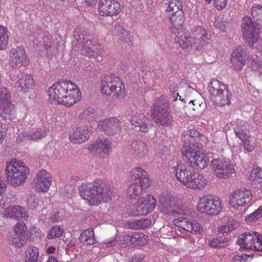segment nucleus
<instances>
[{
    "label": "nucleus",
    "mask_w": 262,
    "mask_h": 262,
    "mask_svg": "<svg viewBox=\"0 0 262 262\" xmlns=\"http://www.w3.org/2000/svg\"><path fill=\"white\" fill-rule=\"evenodd\" d=\"M48 94L50 102L67 107L73 106L81 98V93L78 85L71 80H59L49 87Z\"/></svg>",
    "instance_id": "obj_1"
},
{
    "label": "nucleus",
    "mask_w": 262,
    "mask_h": 262,
    "mask_svg": "<svg viewBox=\"0 0 262 262\" xmlns=\"http://www.w3.org/2000/svg\"><path fill=\"white\" fill-rule=\"evenodd\" d=\"M113 194L111 186L102 180H96L81 186L80 195L91 206L98 205L102 202L110 201Z\"/></svg>",
    "instance_id": "obj_2"
},
{
    "label": "nucleus",
    "mask_w": 262,
    "mask_h": 262,
    "mask_svg": "<svg viewBox=\"0 0 262 262\" xmlns=\"http://www.w3.org/2000/svg\"><path fill=\"white\" fill-rule=\"evenodd\" d=\"M29 172L30 170L26 163L16 159H12L6 164V178L15 187L25 183Z\"/></svg>",
    "instance_id": "obj_3"
},
{
    "label": "nucleus",
    "mask_w": 262,
    "mask_h": 262,
    "mask_svg": "<svg viewBox=\"0 0 262 262\" xmlns=\"http://www.w3.org/2000/svg\"><path fill=\"white\" fill-rule=\"evenodd\" d=\"M100 91L107 99L116 100L126 96L125 85L122 80L116 76L107 75L101 80Z\"/></svg>",
    "instance_id": "obj_4"
},
{
    "label": "nucleus",
    "mask_w": 262,
    "mask_h": 262,
    "mask_svg": "<svg viewBox=\"0 0 262 262\" xmlns=\"http://www.w3.org/2000/svg\"><path fill=\"white\" fill-rule=\"evenodd\" d=\"M209 93L214 96L215 101L220 106L228 105L230 103L231 94L227 85L216 79H213L208 86Z\"/></svg>",
    "instance_id": "obj_5"
},
{
    "label": "nucleus",
    "mask_w": 262,
    "mask_h": 262,
    "mask_svg": "<svg viewBox=\"0 0 262 262\" xmlns=\"http://www.w3.org/2000/svg\"><path fill=\"white\" fill-rule=\"evenodd\" d=\"M221 200L212 195H204L197 206L199 211L210 215L217 214L222 210Z\"/></svg>",
    "instance_id": "obj_6"
},
{
    "label": "nucleus",
    "mask_w": 262,
    "mask_h": 262,
    "mask_svg": "<svg viewBox=\"0 0 262 262\" xmlns=\"http://www.w3.org/2000/svg\"><path fill=\"white\" fill-rule=\"evenodd\" d=\"M259 24H254L248 16L244 17L242 25V34L245 41L251 48L254 47V44L256 43V41L259 38Z\"/></svg>",
    "instance_id": "obj_7"
},
{
    "label": "nucleus",
    "mask_w": 262,
    "mask_h": 262,
    "mask_svg": "<svg viewBox=\"0 0 262 262\" xmlns=\"http://www.w3.org/2000/svg\"><path fill=\"white\" fill-rule=\"evenodd\" d=\"M211 165L218 178L226 179L235 173L234 166L229 159L213 158Z\"/></svg>",
    "instance_id": "obj_8"
},
{
    "label": "nucleus",
    "mask_w": 262,
    "mask_h": 262,
    "mask_svg": "<svg viewBox=\"0 0 262 262\" xmlns=\"http://www.w3.org/2000/svg\"><path fill=\"white\" fill-rule=\"evenodd\" d=\"M123 5L122 0H100L99 14L102 16H116L121 13Z\"/></svg>",
    "instance_id": "obj_9"
},
{
    "label": "nucleus",
    "mask_w": 262,
    "mask_h": 262,
    "mask_svg": "<svg viewBox=\"0 0 262 262\" xmlns=\"http://www.w3.org/2000/svg\"><path fill=\"white\" fill-rule=\"evenodd\" d=\"M29 57L24 47L16 46L9 51V64L13 70H17L27 63Z\"/></svg>",
    "instance_id": "obj_10"
},
{
    "label": "nucleus",
    "mask_w": 262,
    "mask_h": 262,
    "mask_svg": "<svg viewBox=\"0 0 262 262\" xmlns=\"http://www.w3.org/2000/svg\"><path fill=\"white\" fill-rule=\"evenodd\" d=\"M156 206V200L151 195L139 200L132 209L129 214L132 215H145L151 212Z\"/></svg>",
    "instance_id": "obj_11"
},
{
    "label": "nucleus",
    "mask_w": 262,
    "mask_h": 262,
    "mask_svg": "<svg viewBox=\"0 0 262 262\" xmlns=\"http://www.w3.org/2000/svg\"><path fill=\"white\" fill-rule=\"evenodd\" d=\"M252 199V193L250 189L245 188L236 190L229 196L230 205L236 209H239L249 203Z\"/></svg>",
    "instance_id": "obj_12"
},
{
    "label": "nucleus",
    "mask_w": 262,
    "mask_h": 262,
    "mask_svg": "<svg viewBox=\"0 0 262 262\" xmlns=\"http://www.w3.org/2000/svg\"><path fill=\"white\" fill-rule=\"evenodd\" d=\"M249 56L246 51L242 47L235 48L230 55V62L232 69L241 71L244 67Z\"/></svg>",
    "instance_id": "obj_13"
},
{
    "label": "nucleus",
    "mask_w": 262,
    "mask_h": 262,
    "mask_svg": "<svg viewBox=\"0 0 262 262\" xmlns=\"http://www.w3.org/2000/svg\"><path fill=\"white\" fill-rule=\"evenodd\" d=\"M26 230L25 223H17L14 227L15 233L9 239L10 243L16 248H20L25 245L28 241Z\"/></svg>",
    "instance_id": "obj_14"
},
{
    "label": "nucleus",
    "mask_w": 262,
    "mask_h": 262,
    "mask_svg": "<svg viewBox=\"0 0 262 262\" xmlns=\"http://www.w3.org/2000/svg\"><path fill=\"white\" fill-rule=\"evenodd\" d=\"M172 169L177 179L186 186L194 172L188 163H178Z\"/></svg>",
    "instance_id": "obj_15"
},
{
    "label": "nucleus",
    "mask_w": 262,
    "mask_h": 262,
    "mask_svg": "<svg viewBox=\"0 0 262 262\" xmlns=\"http://www.w3.org/2000/svg\"><path fill=\"white\" fill-rule=\"evenodd\" d=\"M88 149L90 152H97L101 158H106L112 151L111 142L107 139H99L90 145Z\"/></svg>",
    "instance_id": "obj_16"
},
{
    "label": "nucleus",
    "mask_w": 262,
    "mask_h": 262,
    "mask_svg": "<svg viewBox=\"0 0 262 262\" xmlns=\"http://www.w3.org/2000/svg\"><path fill=\"white\" fill-rule=\"evenodd\" d=\"M174 225L192 234H200L203 230L202 226L196 221L180 217L173 220Z\"/></svg>",
    "instance_id": "obj_17"
},
{
    "label": "nucleus",
    "mask_w": 262,
    "mask_h": 262,
    "mask_svg": "<svg viewBox=\"0 0 262 262\" xmlns=\"http://www.w3.org/2000/svg\"><path fill=\"white\" fill-rule=\"evenodd\" d=\"M160 205L162 211L165 213L176 212L178 214H186L183 206L181 207L177 200L174 198L165 199L164 198L160 199Z\"/></svg>",
    "instance_id": "obj_18"
},
{
    "label": "nucleus",
    "mask_w": 262,
    "mask_h": 262,
    "mask_svg": "<svg viewBox=\"0 0 262 262\" xmlns=\"http://www.w3.org/2000/svg\"><path fill=\"white\" fill-rule=\"evenodd\" d=\"M14 109L12 104L11 96L8 89L5 87L0 88V111L2 113L9 114Z\"/></svg>",
    "instance_id": "obj_19"
},
{
    "label": "nucleus",
    "mask_w": 262,
    "mask_h": 262,
    "mask_svg": "<svg viewBox=\"0 0 262 262\" xmlns=\"http://www.w3.org/2000/svg\"><path fill=\"white\" fill-rule=\"evenodd\" d=\"M52 177L48 172L41 169L36 178V187L38 192H47L51 185Z\"/></svg>",
    "instance_id": "obj_20"
},
{
    "label": "nucleus",
    "mask_w": 262,
    "mask_h": 262,
    "mask_svg": "<svg viewBox=\"0 0 262 262\" xmlns=\"http://www.w3.org/2000/svg\"><path fill=\"white\" fill-rule=\"evenodd\" d=\"M75 36L77 41L81 45L82 50L85 51V52L82 51V54H89L92 52L94 45H92V41L89 39V34L86 30L82 29L79 30L78 32L77 30L75 31Z\"/></svg>",
    "instance_id": "obj_21"
},
{
    "label": "nucleus",
    "mask_w": 262,
    "mask_h": 262,
    "mask_svg": "<svg viewBox=\"0 0 262 262\" xmlns=\"http://www.w3.org/2000/svg\"><path fill=\"white\" fill-rule=\"evenodd\" d=\"M155 115H169L170 107L167 96L162 95L155 100L153 105Z\"/></svg>",
    "instance_id": "obj_22"
},
{
    "label": "nucleus",
    "mask_w": 262,
    "mask_h": 262,
    "mask_svg": "<svg viewBox=\"0 0 262 262\" xmlns=\"http://www.w3.org/2000/svg\"><path fill=\"white\" fill-rule=\"evenodd\" d=\"M90 137V131L87 126L74 128L69 133V139L71 142L80 144L85 141Z\"/></svg>",
    "instance_id": "obj_23"
},
{
    "label": "nucleus",
    "mask_w": 262,
    "mask_h": 262,
    "mask_svg": "<svg viewBox=\"0 0 262 262\" xmlns=\"http://www.w3.org/2000/svg\"><path fill=\"white\" fill-rule=\"evenodd\" d=\"M171 25L170 30L171 32L177 34L180 31L184 30L185 17L184 12L178 13L167 16Z\"/></svg>",
    "instance_id": "obj_24"
},
{
    "label": "nucleus",
    "mask_w": 262,
    "mask_h": 262,
    "mask_svg": "<svg viewBox=\"0 0 262 262\" xmlns=\"http://www.w3.org/2000/svg\"><path fill=\"white\" fill-rule=\"evenodd\" d=\"M36 88V82L30 75H24L20 77L18 81L17 89L21 93H26L31 92Z\"/></svg>",
    "instance_id": "obj_25"
},
{
    "label": "nucleus",
    "mask_w": 262,
    "mask_h": 262,
    "mask_svg": "<svg viewBox=\"0 0 262 262\" xmlns=\"http://www.w3.org/2000/svg\"><path fill=\"white\" fill-rule=\"evenodd\" d=\"M257 236H259V234L257 232H245L239 235L237 244L240 248L250 249Z\"/></svg>",
    "instance_id": "obj_26"
},
{
    "label": "nucleus",
    "mask_w": 262,
    "mask_h": 262,
    "mask_svg": "<svg viewBox=\"0 0 262 262\" xmlns=\"http://www.w3.org/2000/svg\"><path fill=\"white\" fill-rule=\"evenodd\" d=\"M4 217L14 219H23L26 220L28 218V213L25 209L20 206H12L7 208L3 213Z\"/></svg>",
    "instance_id": "obj_27"
},
{
    "label": "nucleus",
    "mask_w": 262,
    "mask_h": 262,
    "mask_svg": "<svg viewBox=\"0 0 262 262\" xmlns=\"http://www.w3.org/2000/svg\"><path fill=\"white\" fill-rule=\"evenodd\" d=\"M119 123L118 120L114 117L109 119L99 121L98 126L102 128L107 134L110 135L117 132Z\"/></svg>",
    "instance_id": "obj_28"
},
{
    "label": "nucleus",
    "mask_w": 262,
    "mask_h": 262,
    "mask_svg": "<svg viewBox=\"0 0 262 262\" xmlns=\"http://www.w3.org/2000/svg\"><path fill=\"white\" fill-rule=\"evenodd\" d=\"M112 34L116 36L120 40L122 46L126 47V45L130 46L132 43L130 34L125 29L119 26H115L112 29Z\"/></svg>",
    "instance_id": "obj_29"
},
{
    "label": "nucleus",
    "mask_w": 262,
    "mask_h": 262,
    "mask_svg": "<svg viewBox=\"0 0 262 262\" xmlns=\"http://www.w3.org/2000/svg\"><path fill=\"white\" fill-rule=\"evenodd\" d=\"M143 184L138 183L136 182L130 184L126 191L127 196L130 199H133L140 195L144 189L149 187L146 179L144 180Z\"/></svg>",
    "instance_id": "obj_30"
},
{
    "label": "nucleus",
    "mask_w": 262,
    "mask_h": 262,
    "mask_svg": "<svg viewBox=\"0 0 262 262\" xmlns=\"http://www.w3.org/2000/svg\"><path fill=\"white\" fill-rule=\"evenodd\" d=\"M192 37L194 44L203 46L210 39V35L204 28L198 26L193 32Z\"/></svg>",
    "instance_id": "obj_31"
},
{
    "label": "nucleus",
    "mask_w": 262,
    "mask_h": 262,
    "mask_svg": "<svg viewBox=\"0 0 262 262\" xmlns=\"http://www.w3.org/2000/svg\"><path fill=\"white\" fill-rule=\"evenodd\" d=\"M174 35L176 41L182 49H187L194 44L192 37L188 32L185 31V30Z\"/></svg>",
    "instance_id": "obj_32"
},
{
    "label": "nucleus",
    "mask_w": 262,
    "mask_h": 262,
    "mask_svg": "<svg viewBox=\"0 0 262 262\" xmlns=\"http://www.w3.org/2000/svg\"><path fill=\"white\" fill-rule=\"evenodd\" d=\"M129 145L133 154L137 158H143L148 153L146 144L141 141H133Z\"/></svg>",
    "instance_id": "obj_33"
},
{
    "label": "nucleus",
    "mask_w": 262,
    "mask_h": 262,
    "mask_svg": "<svg viewBox=\"0 0 262 262\" xmlns=\"http://www.w3.org/2000/svg\"><path fill=\"white\" fill-rule=\"evenodd\" d=\"M192 176L186 186L187 188L202 189L206 186L207 181L203 176L194 172Z\"/></svg>",
    "instance_id": "obj_34"
},
{
    "label": "nucleus",
    "mask_w": 262,
    "mask_h": 262,
    "mask_svg": "<svg viewBox=\"0 0 262 262\" xmlns=\"http://www.w3.org/2000/svg\"><path fill=\"white\" fill-rule=\"evenodd\" d=\"M195 146L187 144H184L181 149V152L183 159L186 162H188V165H190L193 161L194 154H198L195 149Z\"/></svg>",
    "instance_id": "obj_35"
},
{
    "label": "nucleus",
    "mask_w": 262,
    "mask_h": 262,
    "mask_svg": "<svg viewBox=\"0 0 262 262\" xmlns=\"http://www.w3.org/2000/svg\"><path fill=\"white\" fill-rule=\"evenodd\" d=\"M165 5L167 6L165 10L167 16L176 14L178 12H184L180 0H169Z\"/></svg>",
    "instance_id": "obj_36"
},
{
    "label": "nucleus",
    "mask_w": 262,
    "mask_h": 262,
    "mask_svg": "<svg viewBox=\"0 0 262 262\" xmlns=\"http://www.w3.org/2000/svg\"><path fill=\"white\" fill-rule=\"evenodd\" d=\"M39 255L38 248L28 246L25 251V262H37Z\"/></svg>",
    "instance_id": "obj_37"
},
{
    "label": "nucleus",
    "mask_w": 262,
    "mask_h": 262,
    "mask_svg": "<svg viewBox=\"0 0 262 262\" xmlns=\"http://www.w3.org/2000/svg\"><path fill=\"white\" fill-rule=\"evenodd\" d=\"M193 160L190 166L195 167L197 169H203L205 168L208 164V160L206 157L203 154H195Z\"/></svg>",
    "instance_id": "obj_38"
},
{
    "label": "nucleus",
    "mask_w": 262,
    "mask_h": 262,
    "mask_svg": "<svg viewBox=\"0 0 262 262\" xmlns=\"http://www.w3.org/2000/svg\"><path fill=\"white\" fill-rule=\"evenodd\" d=\"M130 122L132 125L138 127L141 132H147V125L145 116H133L130 119Z\"/></svg>",
    "instance_id": "obj_39"
},
{
    "label": "nucleus",
    "mask_w": 262,
    "mask_h": 262,
    "mask_svg": "<svg viewBox=\"0 0 262 262\" xmlns=\"http://www.w3.org/2000/svg\"><path fill=\"white\" fill-rule=\"evenodd\" d=\"M79 241L81 243L87 245H93L96 242L94 237V231L93 228H89L83 231L79 237Z\"/></svg>",
    "instance_id": "obj_40"
},
{
    "label": "nucleus",
    "mask_w": 262,
    "mask_h": 262,
    "mask_svg": "<svg viewBox=\"0 0 262 262\" xmlns=\"http://www.w3.org/2000/svg\"><path fill=\"white\" fill-rule=\"evenodd\" d=\"M132 177L135 180L134 182L141 184H143L144 180L146 179L147 183L149 185L150 181L147 177V172L141 168L137 167L134 168L132 171Z\"/></svg>",
    "instance_id": "obj_41"
},
{
    "label": "nucleus",
    "mask_w": 262,
    "mask_h": 262,
    "mask_svg": "<svg viewBox=\"0 0 262 262\" xmlns=\"http://www.w3.org/2000/svg\"><path fill=\"white\" fill-rule=\"evenodd\" d=\"M140 237V235L137 234L124 235L120 240L119 245L121 248H126L130 245L138 244Z\"/></svg>",
    "instance_id": "obj_42"
},
{
    "label": "nucleus",
    "mask_w": 262,
    "mask_h": 262,
    "mask_svg": "<svg viewBox=\"0 0 262 262\" xmlns=\"http://www.w3.org/2000/svg\"><path fill=\"white\" fill-rule=\"evenodd\" d=\"M151 223V222L150 220L142 219L136 221L128 222L127 223V226L131 229L139 230L149 227Z\"/></svg>",
    "instance_id": "obj_43"
},
{
    "label": "nucleus",
    "mask_w": 262,
    "mask_h": 262,
    "mask_svg": "<svg viewBox=\"0 0 262 262\" xmlns=\"http://www.w3.org/2000/svg\"><path fill=\"white\" fill-rule=\"evenodd\" d=\"M198 134V132L194 129H190L187 131H185L182 137V140L184 144L195 145V137L197 136Z\"/></svg>",
    "instance_id": "obj_44"
},
{
    "label": "nucleus",
    "mask_w": 262,
    "mask_h": 262,
    "mask_svg": "<svg viewBox=\"0 0 262 262\" xmlns=\"http://www.w3.org/2000/svg\"><path fill=\"white\" fill-rule=\"evenodd\" d=\"M9 40V31L5 26L0 25V50L7 47Z\"/></svg>",
    "instance_id": "obj_45"
},
{
    "label": "nucleus",
    "mask_w": 262,
    "mask_h": 262,
    "mask_svg": "<svg viewBox=\"0 0 262 262\" xmlns=\"http://www.w3.org/2000/svg\"><path fill=\"white\" fill-rule=\"evenodd\" d=\"M229 244V241L223 236L214 237L209 241V246L215 248L225 247Z\"/></svg>",
    "instance_id": "obj_46"
},
{
    "label": "nucleus",
    "mask_w": 262,
    "mask_h": 262,
    "mask_svg": "<svg viewBox=\"0 0 262 262\" xmlns=\"http://www.w3.org/2000/svg\"><path fill=\"white\" fill-rule=\"evenodd\" d=\"M243 146L246 150L248 152H251L253 150L256 146V139L254 136L249 135L242 141Z\"/></svg>",
    "instance_id": "obj_47"
},
{
    "label": "nucleus",
    "mask_w": 262,
    "mask_h": 262,
    "mask_svg": "<svg viewBox=\"0 0 262 262\" xmlns=\"http://www.w3.org/2000/svg\"><path fill=\"white\" fill-rule=\"evenodd\" d=\"M251 14L255 21H262V6L258 4H253Z\"/></svg>",
    "instance_id": "obj_48"
},
{
    "label": "nucleus",
    "mask_w": 262,
    "mask_h": 262,
    "mask_svg": "<svg viewBox=\"0 0 262 262\" xmlns=\"http://www.w3.org/2000/svg\"><path fill=\"white\" fill-rule=\"evenodd\" d=\"M153 120L159 125H167L171 122V116H151Z\"/></svg>",
    "instance_id": "obj_49"
},
{
    "label": "nucleus",
    "mask_w": 262,
    "mask_h": 262,
    "mask_svg": "<svg viewBox=\"0 0 262 262\" xmlns=\"http://www.w3.org/2000/svg\"><path fill=\"white\" fill-rule=\"evenodd\" d=\"M46 136V132L44 128L33 130L30 135V140L41 139Z\"/></svg>",
    "instance_id": "obj_50"
},
{
    "label": "nucleus",
    "mask_w": 262,
    "mask_h": 262,
    "mask_svg": "<svg viewBox=\"0 0 262 262\" xmlns=\"http://www.w3.org/2000/svg\"><path fill=\"white\" fill-rule=\"evenodd\" d=\"M250 177L255 183H260L262 182V170L259 168L252 169Z\"/></svg>",
    "instance_id": "obj_51"
},
{
    "label": "nucleus",
    "mask_w": 262,
    "mask_h": 262,
    "mask_svg": "<svg viewBox=\"0 0 262 262\" xmlns=\"http://www.w3.org/2000/svg\"><path fill=\"white\" fill-rule=\"evenodd\" d=\"M62 233L61 228L59 226H53L50 230V232L47 235V237L49 239H53L55 238L60 237Z\"/></svg>",
    "instance_id": "obj_52"
},
{
    "label": "nucleus",
    "mask_w": 262,
    "mask_h": 262,
    "mask_svg": "<svg viewBox=\"0 0 262 262\" xmlns=\"http://www.w3.org/2000/svg\"><path fill=\"white\" fill-rule=\"evenodd\" d=\"M236 136L242 141L249 136L248 131L241 126H237L234 129Z\"/></svg>",
    "instance_id": "obj_53"
},
{
    "label": "nucleus",
    "mask_w": 262,
    "mask_h": 262,
    "mask_svg": "<svg viewBox=\"0 0 262 262\" xmlns=\"http://www.w3.org/2000/svg\"><path fill=\"white\" fill-rule=\"evenodd\" d=\"M212 0H205L208 3H210ZM215 8L219 11L224 10L227 6L229 0H212Z\"/></svg>",
    "instance_id": "obj_54"
},
{
    "label": "nucleus",
    "mask_w": 262,
    "mask_h": 262,
    "mask_svg": "<svg viewBox=\"0 0 262 262\" xmlns=\"http://www.w3.org/2000/svg\"><path fill=\"white\" fill-rule=\"evenodd\" d=\"M102 111L98 106L93 105L86 107L82 112L83 115H94L95 114H102Z\"/></svg>",
    "instance_id": "obj_55"
},
{
    "label": "nucleus",
    "mask_w": 262,
    "mask_h": 262,
    "mask_svg": "<svg viewBox=\"0 0 262 262\" xmlns=\"http://www.w3.org/2000/svg\"><path fill=\"white\" fill-rule=\"evenodd\" d=\"M262 216V206L258 207L253 212L247 215L246 216V220L247 221H254L255 220L258 219Z\"/></svg>",
    "instance_id": "obj_56"
},
{
    "label": "nucleus",
    "mask_w": 262,
    "mask_h": 262,
    "mask_svg": "<svg viewBox=\"0 0 262 262\" xmlns=\"http://www.w3.org/2000/svg\"><path fill=\"white\" fill-rule=\"evenodd\" d=\"M52 36L48 33H45L42 36V45L46 49L49 48L52 46Z\"/></svg>",
    "instance_id": "obj_57"
},
{
    "label": "nucleus",
    "mask_w": 262,
    "mask_h": 262,
    "mask_svg": "<svg viewBox=\"0 0 262 262\" xmlns=\"http://www.w3.org/2000/svg\"><path fill=\"white\" fill-rule=\"evenodd\" d=\"M250 249L258 252L262 251V242L259 236L257 237V239L253 242Z\"/></svg>",
    "instance_id": "obj_58"
},
{
    "label": "nucleus",
    "mask_w": 262,
    "mask_h": 262,
    "mask_svg": "<svg viewBox=\"0 0 262 262\" xmlns=\"http://www.w3.org/2000/svg\"><path fill=\"white\" fill-rule=\"evenodd\" d=\"M30 140V135L26 132L20 133L17 138L16 142L20 143Z\"/></svg>",
    "instance_id": "obj_59"
},
{
    "label": "nucleus",
    "mask_w": 262,
    "mask_h": 262,
    "mask_svg": "<svg viewBox=\"0 0 262 262\" xmlns=\"http://www.w3.org/2000/svg\"><path fill=\"white\" fill-rule=\"evenodd\" d=\"M248 256L246 254H244L241 255H235L232 260L234 261H240V262H246L247 260Z\"/></svg>",
    "instance_id": "obj_60"
},
{
    "label": "nucleus",
    "mask_w": 262,
    "mask_h": 262,
    "mask_svg": "<svg viewBox=\"0 0 262 262\" xmlns=\"http://www.w3.org/2000/svg\"><path fill=\"white\" fill-rule=\"evenodd\" d=\"M225 225L227 226L228 230H230V231L234 230L237 227V224L234 221H229L225 223Z\"/></svg>",
    "instance_id": "obj_61"
},
{
    "label": "nucleus",
    "mask_w": 262,
    "mask_h": 262,
    "mask_svg": "<svg viewBox=\"0 0 262 262\" xmlns=\"http://www.w3.org/2000/svg\"><path fill=\"white\" fill-rule=\"evenodd\" d=\"M35 197L34 196H31L30 198L28 199V206L31 208H35L37 206V203L34 201Z\"/></svg>",
    "instance_id": "obj_62"
},
{
    "label": "nucleus",
    "mask_w": 262,
    "mask_h": 262,
    "mask_svg": "<svg viewBox=\"0 0 262 262\" xmlns=\"http://www.w3.org/2000/svg\"><path fill=\"white\" fill-rule=\"evenodd\" d=\"M258 52L262 53V39L258 38L256 41V43L254 44V47Z\"/></svg>",
    "instance_id": "obj_63"
},
{
    "label": "nucleus",
    "mask_w": 262,
    "mask_h": 262,
    "mask_svg": "<svg viewBox=\"0 0 262 262\" xmlns=\"http://www.w3.org/2000/svg\"><path fill=\"white\" fill-rule=\"evenodd\" d=\"M117 243V241L116 239L114 238L112 240L110 241H107L104 244L105 245L106 247H111L114 246Z\"/></svg>",
    "instance_id": "obj_64"
}]
</instances>
